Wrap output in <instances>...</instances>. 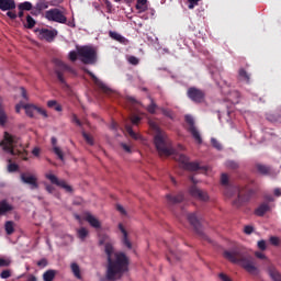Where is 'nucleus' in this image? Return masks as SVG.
<instances>
[{
    "label": "nucleus",
    "mask_w": 281,
    "mask_h": 281,
    "mask_svg": "<svg viewBox=\"0 0 281 281\" xmlns=\"http://www.w3.org/2000/svg\"><path fill=\"white\" fill-rule=\"evenodd\" d=\"M154 143L160 157L173 156V159L180 164L183 170H190L191 172H195V170H201V166H199L198 162H190V158L179 153V150H186V147H183L182 145H178V150L172 148V143L168 138V134H166L165 132L158 131L155 135Z\"/></svg>",
    "instance_id": "nucleus-1"
},
{
    "label": "nucleus",
    "mask_w": 281,
    "mask_h": 281,
    "mask_svg": "<svg viewBox=\"0 0 281 281\" xmlns=\"http://www.w3.org/2000/svg\"><path fill=\"white\" fill-rule=\"evenodd\" d=\"M104 252L108 257L105 280H120L128 271V257L124 252L115 251L112 243L105 244Z\"/></svg>",
    "instance_id": "nucleus-2"
},
{
    "label": "nucleus",
    "mask_w": 281,
    "mask_h": 281,
    "mask_svg": "<svg viewBox=\"0 0 281 281\" xmlns=\"http://www.w3.org/2000/svg\"><path fill=\"white\" fill-rule=\"evenodd\" d=\"M224 258L234 265H239V267H243L248 273H250V276H258V273H260L258 267H256V263L254 262V258L240 248L224 251Z\"/></svg>",
    "instance_id": "nucleus-3"
},
{
    "label": "nucleus",
    "mask_w": 281,
    "mask_h": 281,
    "mask_svg": "<svg viewBox=\"0 0 281 281\" xmlns=\"http://www.w3.org/2000/svg\"><path fill=\"white\" fill-rule=\"evenodd\" d=\"M221 183L222 186H225L224 194L227 199H232L234 194H237V199L233 202L235 207H240V205L247 201L240 196V189L238 187L229 186V177L226 173H222Z\"/></svg>",
    "instance_id": "nucleus-4"
},
{
    "label": "nucleus",
    "mask_w": 281,
    "mask_h": 281,
    "mask_svg": "<svg viewBox=\"0 0 281 281\" xmlns=\"http://www.w3.org/2000/svg\"><path fill=\"white\" fill-rule=\"evenodd\" d=\"M0 146L2 147V150L9 155H19V153H21V150H19L21 140H19V137L8 132L4 133V138L2 142H0Z\"/></svg>",
    "instance_id": "nucleus-5"
},
{
    "label": "nucleus",
    "mask_w": 281,
    "mask_h": 281,
    "mask_svg": "<svg viewBox=\"0 0 281 281\" xmlns=\"http://www.w3.org/2000/svg\"><path fill=\"white\" fill-rule=\"evenodd\" d=\"M78 56L85 65H95L98 61V50L92 46L77 47Z\"/></svg>",
    "instance_id": "nucleus-6"
},
{
    "label": "nucleus",
    "mask_w": 281,
    "mask_h": 281,
    "mask_svg": "<svg viewBox=\"0 0 281 281\" xmlns=\"http://www.w3.org/2000/svg\"><path fill=\"white\" fill-rule=\"evenodd\" d=\"M45 19L53 21L54 23L67 24L68 27H76V21L67 22V16L60 9H49L45 12Z\"/></svg>",
    "instance_id": "nucleus-7"
},
{
    "label": "nucleus",
    "mask_w": 281,
    "mask_h": 281,
    "mask_svg": "<svg viewBox=\"0 0 281 281\" xmlns=\"http://www.w3.org/2000/svg\"><path fill=\"white\" fill-rule=\"evenodd\" d=\"M54 63L56 66L55 74L57 76V79L59 80L60 85H64V87H67V81H65V77L63 76V72L68 71V74H76V70L60 59H55Z\"/></svg>",
    "instance_id": "nucleus-8"
},
{
    "label": "nucleus",
    "mask_w": 281,
    "mask_h": 281,
    "mask_svg": "<svg viewBox=\"0 0 281 281\" xmlns=\"http://www.w3.org/2000/svg\"><path fill=\"white\" fill-rule=\"evenodd\" d=\"M36 34L41 41H47V43H52V41L58 36V31L55 29H38L36 30Z\"/></svg>",
    "instance_id": "nucleus-9"
},
{
    "label": "nucleus",
    "mask_w": 281,
    "mask_h": 281,
    "mask_svg": "<svg viewBox=\"0 0 281 281\" xmlns=\"http://www.w3.org/2000/svg\"><path fill=\"white\" fill-rule=\"evenodd\" d=\"M186 122L189 125V132L191 133L194 140L198 144H202L203 139L201 138V133H199V130L194 125V117H192V115L188 114V115H186Z\"/></svg>",
    "instance_id": "nucleus-10"
},
{
    "label": "nucleus",
    "mask_w": 281,
    "mask_h": 281,
    "mask_svg": "<svg viewBox=\"0 0 281 281\" xmlns=\"http://www.w3.org/2000/svg\"><path fill=\"white\" fill-rule=\"evenodd\" d=\"M187 220L190 225L193 226V229L199 234V236H203V229L201 228V220L196 216V213L187 214Z\"/></svg>",
    "instance_id": "nucleus-11"
},
{
    "label": "nucleus",
    "mask_w": 281,
    "mask_h": 281,
    "mask_svg": "<svg viewBox=\"0 0 281 281\" xmlns=\"http://www.w3.org/2000/svg\"><path fill=\"white\" fill-rule=\"evenodd\" d=\"M46 179H48V181H50V183H53L54 186H58L59 188H63L64 190H66V192H71V186L67 184V182H65V180H60L58 179V177H56L53 173H46Z\"/></svg>",
    "instance_id": "nucleus-12"
},
{
    "label": "nucleus",
    "mask_w": 281,
    "mask_h": 281,
    "mask_svg": "<svg viewBox=\"0 0 281 281\" xmlns=\"http://www.w3.org/2000/svg\"><path fill=\"white\" fill-rule=\"evenodd\" d=\"M21 181L31 186V190H37L38 188V179L32 173H21Z\"/></svg>",
    "instance_id": "nucleus-13"
},
{
    "label": "nucleus",
    "mask_w": 281,
    "mask_h": 281,
    "mask_svg": "<svg viewBox=\"0 0 281 281\" xmlns=\"http://www.w3.org/2000/svg\"><path fill=\"white\" fill-rule=\"evenodd\" d=\"M119 231L122 234L121 243L124 247L127 249H133V243L131 241V238L128 237V231H126V227H124V224H119Z\"/></svg>",
    "instance_id": "nucleus-14"
},
{
    "label": "nucleus",
    "mask_w": 281,
    "mask_h": 281,
    "mask_svg": "<svg viewBox=\"0 0 281 281\" xmlns=\"http://www.w3.org/2000/svg\"><path fill=\"white\" fill-rule=\"evenodd\" d=\"M189 192L191 196L198 199V201H210V195H207V192L200 190L199 188H196V186H192L189 189Z\"/></svg>",
    "instance_id": "nucleus-15"
},
{
    "label": "nucleus",
    "mask_w": 281,
    "mask_h": 281,
    "mask_svg": "<svg viewBox=\"0 0 281 281\" xmlns=\"http://www.w3.org/2000/svg\"><path fill=\"white\" fill-rule=\"evenodd\" d=\"M188 98H190L192 102H203V98H205V94L203 93V91L196 88H190L188 90Z\"/></svg>",
    "instance_id": "nucleus-16"
},
{
    "label": "nucleus",
    "mask_w": 281,
    "mask_h": 281,
    "mask_svg": "<svg viewBox=\"0 0 281 281\" xmlns=\"http://www.w3.org/2000/svg\"><path fill=\"white\" fill-rule=\"evenodd\" d=\"M83 218L85 221H87V223H89L90 227H93L94 229L102 228V223L100 222V220H98V217H95V215L91 213H86Z\"/></svg>",
    "instance_id": "nucleus-17"
},
{
    "label": "nucleus",
    "mask_w": 281,
    "mask_h": 281,
    "mask_svg": "<svg viewBox=\"0 0 281 281\" xmlns=\"http://www.w3.org/2000/svg\"><path fill=\"white\" fill-rule=\"evenodd\" d=\"M88 74L92 78L94 85H97V87H99V89H101L104 93H109V91H111V88H109V86H106V83H103L102 80H100L98 77H95L93 75V72L88 71Z\"/></svg>",
    "instance_id": "nucleus-18"
},
{
    "label": "nucleus",
    "mask_w": 281,
    "mask_h": 281,
    "mask_svg": "<svg viewBox=\"0 0 281 281\" xmlns=\"http://www.w3.org/2000/svg\"><path fill=\"white\" fill-rule=\"evenodd\" d=\"M14 8H16L14 0H0V10L3 12H8V10H14Z\"/></svg>",
    "instance_id": "nucleus-19"
},
{
    "label": "nucleus",
    "mask_w": 281,
    "mask_h": 281,
    "mask_svg": "<svg viewBox=\"0 0 281 281\" xmlns=\"http://www.w3.org/2000/svg\"><path fill=\"white\" fill-rule=\"evenodd\" d=\"M267 212H271V206L269 203L263 202L256 209L255 214L256 216H263L267 214Z\"/></svg>",
    "instance_id": "nucleus-20"
},
{
    "label": "nucleus",
    "mask_w": 281,
    "mask_h": 281,
    "mask_svg": "<svg viewBox=\"0 0 281 281\" xmlns=\"http://www.w3.org/2000/svg\"><path fill=\"white\" fill-rule=\"evenodd\" d=\"M70 271L77 280H82V271L80 270V266L78 262H71L70 263Z\"/></svg>",
    "instance_id": "nucleus-21"
},
{
    "label": "nucleus",
    "mask_w": 281,
    "mask_h": 281,
    "mask_svg": "<svg viewBox=\"0 0 281 281\" xmlns=\"http://www.w3.org/2000/svg\"><path fill=\"white\" fill-rule=\"evenodd\" d=\"M109 36L113 41H117V43H122L123 45H126L127 40L122 34H120V33H117L115 31H110L109 32Z\"/></svg>",
    "instance_id": "nucleus-22"
},
{
    "label": "nucleus",
    "mask_w": 281,
    "mask_h": 281,
    "mask_svg": "<svg viewBox=\"0 0 281 281\" xmlns=\"http://www.w3.org/2000/svg\"><path fill=\"white\" fill-rule=\"evenodd\" d=\"M8 114L5 113V109L3 108V103L0 102V126H5L8 124Z\"/></svg>",
    "instance_id": "nucleus-23"
},
{
    "label": "nucleus",
    "mask_w": 281,
    "mask_h": 281,
    "mask_svg": "<svg viewBox=\"0 0 281 281\" xmlns=\"http://www.w3.org/2000/svg\"><path fill=\"white\" fill-rule=\"evenodd\" d=\"M13 207L8 201L3 200L0 202V216L7 214V212H12Z\"/></svg>",
    "instance_id": "nucleus-24"
},
{
    "label": "nucleus",
    "mask_w": 281,
    "mask_h": 281,
    "mask_svg": "<svg viewBox=\"0 0 281 281\" xmlns=\"http://www.w3.org/2000/svg\"><path fill=\"white\" fill-rule=\"evenodd\" d=\"M56 273H58V271H56L54 269H49L43 273V280L44 281H54V279L56 278Z\"/></svg>",
    "instance_id": "nucleus-25"
},
{
    "label": "nucleus",
    "mask_w": 281,
    "mask_h": 281,
    "mask_svg": "<svg viewBox=\"0 0 281 281\" xmlns=\"http://www.w3.org/2000/svg\"><path fill=\"white\" fill-rule=\"evenodd\" d=\"M167 201L171 205H175V203H181V201H183V193H179L176 196H172V195L168 194L167 195Z\"/></svg>",
    "instance_id": "nucleus-26"
},
{
    "label": "nucleus",
    "mask_w": 281,
    "mask_h": 281,
    "mask_svg": "<svg viewBox=\"0 0 281 281\" xmlns=\"http://www.w3.org/2000/svg\"><path fill=\"white\" fill-rule=\"evenodd\" d=\"M268 272H269V276H270L271 280H273V281H281V274H280V272L276 268L270 267L268 269Z\"/></svg>",
    "instance_id": "nucleus-27"
},
{
    "label": "nucleus",
    "mask_w": 281,
    "mask_h": 281,
    "mask_svg": "<svg viewBox=\"0 0 281 281\" xmlns=\"http://www.w3.org/2000/svg\"><path fill=\"white\" fill-rule=\"evenodd\" d=\"M136 10H138V12H146V10H148V0H137Z\"/></svg>",
    "instance_id": "nucleus-28"
},
{
    "label": "nucleus",
    "mask_w": 281,
    "mask_h": 281,
    "mask_svg": "<svg viewBox=\"0 0 281 281\" xmlns=\"http://www.w3.org/2000/svg\"><path fill=\"white\" fill-rule=\"evenodd\" d=\"M24 110H25V113L29 117H34V112L36 111V105L25 104Z\"/></svg>",
    "instance_id": "nucleus-29"
},
{
    "label": "nucleus",
    "mask_w": 281,
    "mask_h": 281,
    "mask_svg": "<svg viewBox=\"0 0 281 281\" xmlns=\"http://www.w3.org/2000/svg\"><path fill=\"white\" fill-rule=\"evenodd\" d=\"M238 79L241 80V82L249 83V74H247L246 70L241 68L238 71Z\"/></svg>",
    "instance_id": "nucleus-30"
},
{
    "label": "nucleus",
    "mask_w": 281,
    "mask_h": 281,
    "mask_svg": "<svg viewBox=\"0 0 281 281\" xmlns=\"http://www.w3.org/2000/svg\"><path fill=\"white\" fill-rule=\"evenodd\" d=\"M4 229H5V233L8 234V236L14 234V222H12V221L5 222Z\"/></svg>",
    "instance_id": "nucleus-31"
},
{
    "label": "nucleus",
    "mask_w": 281,
    "mask_h": 281,
    "mask_svg": "<svg viewBox=\"0 0 281 281\" xmlns=\"http://www.w3.org/2000/svg\"><path fill=\"white\" fill-rule=\"evenodd\" d=\"M47 108L48 109H55V111L60 112L63 111V106L58 104L56 100H50L47 102Z\"/></svg>",
    "instance_id": "nucleus-32"
},
{
    "label": "nucleus",
    "mask_w": 281,
    "mask_h": 281,
    "mask_svg": "<svg viewBox=\"0 0 281 281\" xmlns=\"http://www.w3.org/2000/svg\"><path fill=\"white\" fill-rule=\"evenodd\" d=\"M130 137H132V139H142V135L135 133V131H133V127H131L130 125L125 126Z\"/></svg>",
    "instance_id": "nucleus-33"
},
{
    "label": "nucleus",
    "mask_w": 281,
    "mask_h": 281,
    "mask_svg": "<svg viewBox=\"0 0 281 281\" xmlns=\"http://www.w3.org/2000/svg\"><path fill=\"white\" fill-rule=\"evenodd\" d=\"M78 234V238H80V240H85V238H87V236H89V231L85 227H81L77 231Z\"/></svg>",
    "instance_id": "nucleus-34"
},
{
    "label": "nucleus",
    "mask_w": 281,
    "mask_h": 281,
    "mask_svg": "<svg viewBox=\"0 0 281 281\" xmlns=\"http://www.w3.org/2000/svg\"><path fill=\"white\" fill-rule=\"evenodd\" d=\"M53 153H55V155H57V157L60 161H65V155L63 154V149H60V147L54 146Z\"/></svg>",
    "instance_id": "nucleus-35"
},
{
    "label": "nucleus",
    "mask_w": 281,
    "mask_h": 281,
    "mask_svg": "<svg viewBox=\"0 0 281 281\" xmlns=\"http://www.w3.org/2000/svg\"><path fill=\"white\" fill-rule=\"evenodd\" d=\"M257 168V171L260 173V175H269V167L265 166V165H261V164H258L256 166Z\"/></svg>",
    "instance_id": "nucleus-36"
},
{
    "label": "nucleus",
    "mask_w": 281,
    "mask_h": 281,
    "mask_svg": "<svg viewBox=\"0 0 281 281\" xmlns=\"http://www.w3.org/2000/svg\"><path fill=\"white\" fill-rule=\"evenodd\" d=\"M35 25H36V21L34 20V18H32L31 15H27L25 27H27L29 30H32V27H34Z\"/></svg>",
    "instance_id": "nucleus-37"
},
{
    "label": "nucleus",
    "mask_w": 281,
    "mask_h": 281,
    "mask_svg": "<svg viewBox=\"0 0 281 281\" xmlns=\"http://www.w3.org/2000/svg\"><path fill=\"white\" fill-rule=\"evenodd\" d=\"M78 50H70L68 54V58L71 63H76V60H78Z\"/></svg>",
    "instance_id": "nucleus-38"
},
{
    "label": "nucleus",
    "mask_w": 281,
    "mask_h": 281,
    "mask_svg": "<svg viewBox=\"0 0 281 281\" xmlns=\"http://www.w3.org/2000/svg\"><path fill=\"white\" fill-rule=\"evenodd\" d=\"M19 10H26V11L32 10L31 2L25 1V2L20 3L19 4Z\"/></svg>",
    "instance_id": "nucleus-39"
},
{
    "label": "nucleus",
    "mask_w": 281,
    "mask_h": 281,
    "mask_svg": "<svg viewBox=\"0 0 281 281\" xmlns=\"http://www.w3.org/2000/svg\"><path fill=\"white\" fill-rule=\"evenodd\" d=\"M258 249L260 251H266L267 250V241L265 239H261L257 243Z\"/></svg>",
    "instance_id": "nucleus-40"
},
{
    "label": "nucleus",
    "mask_w": 281,
    "mask_h": 281,
    "mask_svg": "<svg viewBox=\"0 0 281 281\" xmlns=\"http://www.w3.org/2000/svg\"><path fill=\"white\" fill-rule=\"evenodd\" d=\"M49 8V4L47 2H37L36 3V10H47Z\"/></svg>",
    "instance_id": "nucleus-41"
},
{
    "label": "nucleus",
    "mask_w": 281,
    "mask_h": 281,
    "mask_svg": "<svg viewBox=\"0 0 281 281\" xmlns=\"http://www.w3.org/2000/svg\"><path fill=\"white\" fill-rule=\"evenodd\" d=\"M83 138L86 139L87 144L90 146H93V137L87 133H82Z\"/></svg>",
    "instance_id": "nucleus-42"
},
{
    "label": "nucleus",
    "mask_w": 281,
    "mask_h": 281,
    "mask_svg": "<svg viewBox=\"0 0 281 281\" xmlns=\"http://www.w3.org/2000/svg\"><path fill=\"white\" fill-rule=\"evenodd\" d=\"M211 143H212L213 148H216V150H222L223 149V146L221 145V143H218L216 140V138H211Z\"/></svg>",
    "instance_id": "nucleus-43"
},
{
    "label": "nucleus",
    "mask_w": 281,
    "mask_h": 281,
    "mask_svg": "<svg viewBox=\"0 0 281 281\" xmlns=\"http://www.w3.org/2000/svg\"><path fill=\"white\" fill-rule=\"evenodd\" d=\"M226 168H231L232 170H236V168H238V164L236 161L228 160V161H226Z\"/></svg>",
    "instance_id": "nucleus-44"
},
{
    "label": "nucleus",
    "mask_w": 281,
    "mask_h": 281,
    "mask_svg": "<svg viewBox=\"0 0 281 281\" xmlns=\"http://www.w3.org/2000/svg\"><path fill=\"white\" fill-rule=\"evenodd\" d=\"M201 0H188L189 2V10H194V8H196V5H199V2Z\"/></svg>",
    "instance_id": "nucleus-45"
},
{
    "label": "nucleus",
    "mask_w": 281,
    "mask_h": 281,
    "mask_svg": "<svg viewBox=\"0 0 281 281\" xmlns=\"http://www.w3.org/2000/svg\"><path fill=\"white\" fill-rule=\"evenodd\" d=\"M12 276V273L10 272V270H3L0 273V278H2V280H8V278H10Z\"/></svg>",
    "instance_id": "nucleus-46"
},
{
    "label": "nucleus",
    "mask_w": 281,
    "mask_h": 281,
    "mask_svg": "<svg viewBox=\"0 0 281 281\" xmlns=\"http://www.w3.org/2000/svg\"><path fill=\"white\" fill-rule=\"evenodd\" d=\"M244 233L247 234L248 236L254 234V226L247 225L244 227Z\"/></svg>",
    "instance_id": "nucleus-47"
},
{
    "label": "nucleus",
    "mask_w": 281,
    "mask_h": 281,
    "mask_svg": "<svg viewBox=\"0 0 281 281\" xmlns=\"http://www.w3.org/2000/svg\"><path fill=\"white\" fill-rule=\"evenodd\" d=\"M127 60H128L130 65H139V59L135 56L128 57Z\"/></svg>",
    "instance_id": "nucleus-48"
},
{
    "label": "nucleus",
    "mask_w": 281,
    "mask_h": 281,
    "mask_svg": "<svg viewBox=\"0 0 281 281\" xmlns=\"http://www.w3.org/2000/svg\"><path fill=\"white\" fill-rule=\"evenodd\" d=\"M11 262L10 259L0 258V267H10Z\"/></svg>",
    "instance_id": "nucleus-49"
},
{
    "label": "nucleus",
    "mask_w": 281,
    "mask_h": 281,
    "mask_svg": "<svg viewBox=\"0 0 281 281\" xmlns=\"http://www.w3.org/2000/svg\"><path fill=\"white\" fill-rule=\"evenodd\" d=\"M270 243L271 245H274V247H278V245H280V238H278L277 236H272L270 237Z\"/></svg>",
    "instance_id": "nucleus-50"
},
{
    "label": "nucleus",
    "mask_w": 281,
    "mask_h": 281,
    "mask_svg": "<svg viewBox=\"0 0 281 281\" xmlns=\"http://www.w3.org/2000/svg\"><path fill=\"white\" fill-rule=\"evenodd\" d=\"M131 122L134 126H137V124H139V122H142V117L135 115V116H132L131 119Z\"/></svg>",
    "instance_id": "nucleus-51"
},
{
    "label": "nucleus",
    "mask_w": 281,
    "mask_h": 281,
    "mask_svg": "<svg viewBox=\"0 0 281 281\" xmlns=\"http://www.w3.org/2000/svg\"><path fill=\"white\" fill-rule=\"evenodd\" d=\"M8 170L10 172H16V170H19V166L16 164H9Z\"/></svg>",
    "instance_id": "nucleus-52"
},
{
    "label": "nucleus",
    "mask_w": 281,
    "mask_h": 281,
    "mask_svg": "<svg viewBox=\"0 0 281 281\" xmlns=\"http://www.w3.org/2000/svg\"><path fill=\"white\" fill-rule=\"evenodd\" d=\"M116 210L117 212H120V214H122L123 216H126V209H124V206H122L121 204L116 205Z\"/></svg>",
    "instance_id": "nucleus-53"
},
{
    "label": "nucleus",
    "mask_w": 281,
    "mask_h": 281,
    "mask_svg": "<svg viewBox=\"0 0 281 281\" xmlns=\"http://www.w3.org/2000/svg\"><path fill=\"white\" fill-rule=\"evenodd\" d=\"M156 110H157V104H155V102L151 101L150 105L147 108V111L149 113H155Z\"/></svg>",
    "instance_id": "nucleus-54"
},
{
    "label": "nucleus",
    "mask_w": 281,
    "mask_h": 281,
    "mask_svg": "<svg viewBox=\"0 0 281 281\" xmlns=\"http://www.w3.org/2000/svg\"><path fill=\"white\" fill-rule=\"evenodd\" d=\"M35 111L40 113V115H43V117H47V111L43 110V108L36 106Z\"/></svg>",
    "instance_id": "nucleus-55"
},
{
    "label": "nucleus",
    "mask_w": 281,
    "mask_h": 281,
    "mask_svg": "<svg viewBox=\"0 0 281 281\" xmlns=\"http://www.w3.org/2000/svg\"><path fill=\"white\" fill-rule=\"evenodd\" d=\"M71 122L77 124V126H82V122H80V120H78V116L76 114H72Z\"/></svg>",
    "instance_id": "nucleus-56"
},
{
    "label": "nucleus",
    "mask_w": 281,
    "mask_h": 281,
    "mask_svg": "<svg viewBox=\"0 0 281 281\" xmlns=\"http://www.w3.org/2000/svg\"><path fill=\"white\" fill-rule=\"evenodd\" d=\"M256 258H259V260H267V256L260 251L255 252Z\"/></svg>",
    "instance_id": "nucleus-57"
},
{
    "label": "nucleus",
    "mask_w": 281,
    "mask_h": 281,
    "mask_svg": "<svg viewBox=\"0 0 281 281\" xmlns=\"http://www.w3.org/2000/svg\"><path fill=\"white\" fill-rule=\"evenodd\" d=\"M218 278H220L221 281H232V279L223 272L218 274Z\"/></svg>",
    "instance_id": "nucleus-58"
},
{
    "label": "nucleus",
    "mask_w": 281,
    "mask_h": 281,
    "mask_svg": "<svg viewBox=\"0 0 281 281\" xmlns=\"http://www.w3.org/2000/svg\"><path fill=\"white\" fill-rule=\"evenodd\" d=\"M21 109H25V104H23V102L15 105V113H21Z\"/></svg>",
    "instance_id": "nucleus-59"
},
{
    "label": "nucleus",
    "mask_w": 281,
    "mask_h": 281,
    "mask_svg": "<svg viewBox=\"0 0 281 281\" xmlns=\"http://www.w3.org/2000/svg\"><path fill=\"white\" fill-rule=\"evenodd\" d=\"M121 146H122L123 150H125V153H132L131 146H128L127 144L122 143Z\"/></svg>",
    "instance_id": "nucleus-60"
},
{
    "label": "nucleus",
    "mask_w": 281,
    "mask_h": 281,
    "mask_svg": "<svg viewBox=\"0 0 281 281\" xmlns=\"http://www.w3.org/2000/svg\"><path fill=\"white\" fill-rule=\"evenodd\" d=\"M20 93L24 100H27V91H25V88H20Z\"/></svg>",
    "instance_id": "nucleus-61"
},
{
    "label": "nucleus",
    "mask_w": 281,
    "mask_h": 281,
    "mask_svg": "<svg viewBox=\"0 0 281 281\" xmlns=\"http://www.w3.org/2000/svg\"><path fill=\"white\" fill-rule=\"evenodd\" d=\"M7 16H9V19H16V13H14V12L8 10Z\"/></svg>",
    "instance_id": "nucleus-62"
},
{
    "label": "nucleus",
    "mask_w": 281,
    "mask_h": 281,
    "mask_svg": "<svg viewBox=\"0 0 281 281\" xmlns=\"http://www.w3.org/2000/svg\"><path fill=\"white\" fill-rule=\"evenodd\" d=\"M47 265V260L46 259H41L38 262H37V266L38 267H45Z\"/></svg>",
    "instance_id": "nucleus-63"
},
{
    "label": "nucleus",
    "mask_w": 281,
    "mask_h": 281,
    "mask_svg": "<svg viewBox=\"0 0 281 281\" xmlns=\"http://www.w3.org/2000/svg\"><path fill=\"white\" fill-rule=\"evenodd\" d=\"M26 281H38V279L34 274H29Z\"/></svg>",
    "instance_id": "nucleus-64"
}]
</instances>
